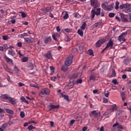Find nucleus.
Instances as JSON below:
<instances>
[{
	"label": "nucleus",
	"mask_w": 131,
	"mask_h": 131,
	"mask_svg": "<svg viewBox=\"0 0 131 131\" xmlns=\"http://www.w3.org/2000/svg\"><path fill=\"white\" fill-rule=\"evenodd\" d=\"M77 52V49L76 48H73L72 49V54H75Z\"/></svg>",
	"instance_id": "obj_43"
},
{
	"label": "nucleus",
	"mask_w": 131,
	"mask_h": 131,
	"mask_svg": "<svg viewBox=\"0 0 131 131\" xmlns=\"http://www.w3.org/2000/svg\"><path fill=\"white\" fill-rule=\"evenodd\" d=\"M28 129H29V130H32V129H35V127L31 125L28 127Z\"/></svg>",
	"instance_id": "obj_29"
},
{
	"label": "nucleus",
	"mask_w": 131,
	"mask_h": 131,
	"mask_svg": "<svg viewBox=\"0 0 131 131\" xmlns=\"http://www.w3.org/2000/svg\"><path fill=\"white\" fill-rule=\"evenodd\" d=\"M24 39L26 43H31L33 41V39L32 38H24Z\"/></svg>",
	"instance_id": "obj_9"
},
{
	"label": "nucleus",
	"mask_w": 131,
	"mask_h": 131,
	"mask_svg": "<svg viewBox=\"0 0 131 131\" xmlns=\"http://www.w3.org/2000/svg\"><path fill=\"white\" fill-rule=\"evenodd\" d=\"M17 46L19 47V48H21L22 47V42H21L20 41L17 42Z\"/></svg>",
	"instance_id": "obj_59"
},
{
	"label": "nucleus",
	"mask_w": 131,
	"mask_h": 131,
	"mask_svg": "<svg viewBox=\"0 0 131 131\" xmlns=\"http://www.w3.org/2000/svg\"><path fill=\"white\" fill-rule=\"evenodd\" d=\"M2 47H4L5 50L8 49V45L7 44H4L3 45H2Z\"/></svg>",
	"instance_id": "obj_56"
},
{
	"label": "nucleus",
	"mask_w": 131,
	"mask_h": 131,
	"mask_svg": "<svg viewBox=\"0 0 131 131\" xmlns=\"http://www.w3.org/2000/svg\"><path fill=\"white\" fill-rule=\"evenodd\" d=\"M90 79V80H93V81H95V79H96V76L94 75V73H93V74L91 75Z\"/></svg>",
	"instance_id": "obj_21"
},
{
	"label": "nucleus",
	"mask_w": 131,
	"mask_h": 131,
	"mask_svg": "<svg viewBox=\"0 0 131 131\" xmlns=\"http://www.w3.org/2000/svg\"><path fill=\"white\" fill-rule=\"evenodd\" d=\"M130 8V4L128 3L122 4L119 6V9L120 10H122L123 9H127V10H129Z\"/></svg>",
	"instance_id": "obj_3"
},
{
	"label": "nucleus",
	"mask_w": 131,
	"mask_h": 131,
	"mask_svg": "<svg viewBox=\"0 0 131 131\" xmlns=\"http://www.w3.org/2000/svg\"><path fill=\"white\" fill-rule=\"evenodd\" d=\"M102 8L104 9V10H107V6L105 5V4H102L101 5Z\"/></svg>",
	"instance_id": "obj_46"
},
{
	"label": "nucleus",
	"mask_w": 131,
	"mask_h": 131,
	"mask_svg": "<svg viewBox=\"0 0 131 131\" xmlns=\"http://www.w3.org/2000/svg\"><path fill=\"white\" fill-rule=\"evenodd\" d=\"M100 112H97L96 111H93L91 112V113L90 114V116L93 115L94 117H98V116H100Z\"/></svg>",
	"instance_id": "obj_8"
},
{
	"label": "nucleus",
	"mask_w": 131,
	"mask_h": 131,
	"mask_svg": "<svg viewBox=\"0 0 131 131\" xmlns=\"http://www.w3.org/2000/svg\"><path fill=\"white\" fill-rule=\"evenodd\" d=\"M115 9L116 10H118L119 9V3L118 2V1H117V2H116V7H115Z\"/></svg>",
	"instance_id": "obj_35"
},
{
	"label": "nucleus",
	"mask_w": 131,
	"mask_h": 131,
	"mask_svg": "<svg viewBox=\"0 0 131 131\" xmlns=\"http://www.w3.org/2000/svg\"><path fill=\"white\" fill-rule=\"evenodd\" d=\"M73 58L72 57H68L65 61L66 66L69 67L72 64Z\"/></svg>",
	"instance_id": "obj_2"
},
{
	"label": "nucleus",
	"mask_w": 131,
	"mask_h": 131,
	"mask_svg": "<svg viewBox=\"0 0 131 131\" xmlns=\"http://www.w3.org/2000/svg\"><path fill=\"white\" fill-rule=\"evenodd\" d=\"M78 75L77 74H74L71 77V79H75V78H77Z\"/></svg>",
	"instance_id": "obj_32"
},
{
	"label": "nucleus",
	"mask_w": 131,
	"mask_h": 131,
	"mask_svg": "<svg viewBox=\"0 0 131 131\" xmlns=\"http://www.w3.org/2000/svg\"><path fill=\"white\" fill-rule=\"evenodd\" d=\"M127 78V76L125 74L123 75L122 76V78L123 79H126Z\"/></svg>",
	"instance_id": "obj_64"
},
{
	"label": "nucleus",
	"mask_w": 131,
	"mask_h": 131,
	"mask_svg": "<svg viewBox=\"0 0 131 131\" xmlns=\"http://www.w3.org/2000/svg\"><path fill=\"white\" fill-rule=\"evenodd\" d=\"M52 38L54 39V40H55V41H58V39L57 38V37L54 36V35H52Z\"/></svg>",
	"instance_id": "obj_54"
},
{
	"label": "nucleus",
	"mask_w": 131,
	"mask_h": 131,
	"mask_svg": "<svg viewBox=\"0 0 131 131\" xmlns=\"http://www.w3.org/2000/svg\"><path fill=\"white\" fill-rule=\"evenodd\" d=\"M102 100H103V103H107L108 102V99L106 98H103Z\"/></svg>",
	"instance_id": "obj_49"
},
{
	"label": "nucleus",
	"mask_w": 131,
	"mask_h": 131,
	"mask_svg": "<svg viewBox=\"0 0 131 131\" xmlns=\"http://www.w3.org/2000/svg\"><path fill=\"white\" fill-rule=\"evenodd\" d=\"M5 59L7 62V63H10V64H13V60L12 59L9 58L6 55L5 56Z\"/></svg>",
	"instance_id": "obj_12"
},
{
	"label": "nucleus",
	"mask_w": 131,
	"mask_h": 131,
	"mask_svg": "<svg viewBox=\"0 0 131 131\" xmlns=\"http://www.w3.org/2000/svg\"><path fill=\"white\" fill-rule=\"evenodd\" d=\"M91 17L92 19H94L95 18V15H96V16L100 15L101 17H104V12H102L101 13V8H97L96 11L95 9H93L91 11Z\"/></svg>",
	"instance_id": "obj_1"
},
{
	"label": "nucleus",
	"mask_w": 131,
	"mask_h": 131,
	"mask_svg": "<svg viewBox=\"0 0 131 131\" xmlns=\"http://www.w3.org/2000/svg\"><path fill=\"white\" fill-rule=\"evenodd\" d=\"M122 38H123V37L121 35H120L118 37V40H119V41H121Z\"/></svg>",
	"instance_id": "obj_58"
},
{
	"label": "nucleus",
	"mask_w": 131,
	"mask_h": 131,
	"mask_svg": "<svg viewBox=\"0 0 131 131\" xmlns=\"http://www.w3.org/2000/svg\"><path fill=\"white\" fill-rule=\"evenodd\" d=\"M107 9L106 10L107 11H112V10H113V6L112 5H108L107 6Z\"/></svg>",
	"instance_id": "obj_23"
},
{
	"label": "nucleus",
	"mask_w": 131,
	"mask_h": 131,
	"mask_svg": "<svg viewBox=\"0 0 131 131\" xmlns=\"http://www.w3.org/2000/svg\"><path fill=\"white\" fill-rule=\"evenodd\" d=\"M115 76H116V73L115 72V70L114 69H113L111 77H115Z\"/></svg>",
	"instance_id": "obj_30"
},
{
	"label": "nucleus",
	"mask_w": 131,
	"mask_h": 131,
	"mask_svg": "<svg viewBox=\"0 0 131 131\" xmlns=\"http://www.w3.org/2000/svg\"><path fill=\"white\" fill-rule=\"evenodd\" d=\"M8 100L11 102V104H15V99L9 97Z\"/></svg>",
	"instance_id": "obj_20"
},
{
	"label": "nucleus",
	"mask_w": 131,
	"mask_h": 131,
	"mask_svg": "<svg viewBox=\"0 0 131 131\" xmlns=\"http://www.w3.org/2000/svg\"><path fill=\"white\" fill-rule=\"evenodd\" d=\"M117 128H119V129H124L123 127L119 124Z\"/></svg>",
	"instance_id": "obj_63"
},
{
	"label": "nucleus",
	"mask_w": 131,
	"mask_h": 131,
	"mask_svg": "<svg viewBox=\"0 0 131 131\" xmlns=\"http://www.w3.org/2000/svg\"><path fill=\"white\" fill-rule=\"evenodd\" d=\"M127 33H128V32L127 31H126L125 32L122 33L121 35L124 37V36H125V35H127Z\"/></svg>",
	"instance_id": "obj_45"
},
{
	"label": "nucleus",
	"mask_w": 131,
	"mask_h": 131,
	"mask_svg": "<svg viewBox=\"0 0 131 131\" xmlns=\"http://www.w3.org/2000/svg\"><path fill=\"white\" fill-rule=\"evenodd\" d=\"M6 112H7V113H8L9 114H14V111H13V110H10L9 108L6 110Z\"/></svg>",
	"instance_id": "obj_27"
},
{
	"label": "nucleus",
	"mask_w": 131,
	"mask_h": 131,
	"mask_svg": "<svg viewBox=\"0 0 131 131\" xmlns=\"http://www.w3.org/2000/svg\"><path fill=\"white\" fill-rule=\"evenodd\" d=\"M113 40H112V39H111L108 42H107L106 46V48L108 49V48H111V49H112V48H113Z\"/></svg>",
	"instance_id": "obj_6"
},
{
	"label": "nucleus",
	"mask_w": 131,
	"mask_h": 131,
	"mask_svg": "<svg viewBox=\"0 0 131 131\" xmlns=\"http://www.w3.org/2000/svg\"><path fill=\"white\" fill-rule=\"evenodd\" d=\"M88 54L90 56H92V55H93L94 54V51H93V50H89L88 51Z\"/></svg>",
	"instance_id": "obj_51"
},
{
	"label": "nucleus",
	"mask_w": 131,
	"mask_h": 131,
	"mask_svg": "<svg viewBox=\"0 0 131 131\" xmlns=\"http://www.w3.org/2000/svg\"><path fill=\"white\" fill-rule=\"evenodd\" d=\"M39 96L41 98H43V97H45V94L43 92H42V90H41V92L39 93Z\"/></svg>",
	"instance_id": "obj_38"
},
{
	"label": "nucleus",
	"mask_w": 131,
	"mask_h": 131,
	"mask_svg": "<svg viewBox=\"0 0 131 131\" xmlns=\"http://www.w3.org/2000/svg\"><path fill=\"white\" fill-rule=\"evenodd\" d=\"M28 61V57H24L22 58V62H27Z\"/></svg>",
	"instance_id": "obj_39"
},
{
	"label": "nucleus",
	"mask_w": 131,
	"mask_h": 131,
	"mask_svg": "<svg viewBox=\"0 0 131 131\" xmlns=\"http://www.w3.org/2000/svg\"><path fill=\"white\" fill-rule=\"evenodd\" d=\"M18 84L19 86H24V85H25V84L21 82H19Z\"/></svg>",
	"instance_id": "obj_62"
},
{
	"label": "nucleus",
	"mask_w": 131,
	"mask_h": 131,
	"mask_svg": "<svg viewBox=\"0 0 131 131\" xmlns=\"http://www.w3.org/2000/svg\"><path fill=\"white\" fill-rule=\"evenodd\" d=\"M50 107H51V108H52V110H53V109H59V108L60 107V105H55L52 104V105H50Z\"/></svg>",
	"instance_id": "obj_18"
},
{
	"label": "nucleus",
	"mask_w": 131,
	"mask_h": 131,
	"mask_svg": "<svg viewBox=\"0 0 131 131\" xmlns=\"http://www.w3.org/2000/svg\"><path fill=\"white\" fill-rule=\"evenodd\" d=\"M3 39L4 40H7V39H9V37L8 36H3Z\"/></svg>",
	"instance_id": "obj_52"
},
{
	"label": "nucleus",
	"mask_w": 131,
	"mask_h": 131,
	"mask_svg": "<svg viewBox=\"0 0 131 131\" xmlns=\"http://www.w3.org/2000/svg\"><path fill=\"white\" fill-rule=\"evenodd\" d=\"M20 13L21 14V17L22 18H26V14L25 12H21Z\"/></svg>",
	"instance_id": "obj_47"
},
{
	"label": "nucleus",
	"mask_w": 131,
	"mask_h": 131,
	"mask_svg": "<svg viewBox=\"0 0 131 131\" xmlns=\"http://www.w3.org/2000/svg\"><path fill=\"white\" fill-rule=\"evenodd\" d=\"M101 22H98L97 23H95L94 24V27H98V26H100V25H101Z\"/></svg>",
	"instance_id": "obj_42"
},
{
	"label": "nucleus",
	"mask_w": 131,
	"mask_h": 131,
	"mask_svg": "<svg viewBox=\"0 0 131 131\" xmlns=\"http://www.w3.org/2000/svg\"><path fill=\"white\" fill-rule=\"evenodd\" d=\"M20 116L21 118H24V117H25V113H24V112H21L20 113Z\"/></svg>",
	"instance_id": "obj_36"
},
{
	"label": "nucleus",
	"mask_w": 131,
	"mask_h": 131,
	"mask_svg": "<svg viewBox=\"0 0 131 131\" xmlns=\"http://www.w3.org/2000/svg\"><path fill=\"white\" fill-rule=\"evenodd\" d=\"M42 92L45 95H49L50 93L49 92V90H46V89H42Z\"/></svg>",
	"instance_id": "obj_26"
},
{
	"label": "nucleus",
	"mask_w": 131,
	"mask_h": 131,
	"mask_svg": "<svg viewBox=\"0 0 131 131\" xmlns=\"http://www.w3.org/2000/svg\"><path fill=\"white\" fill-rule=\"evenodd\" d=\"M120 16L121 17V20L124 21V22H127V18L125 17V16L124 15V14L122 13H120Z\"/></svg>",
	"instance_id": "obj_13"
},
{
	"label": "nucleus",
	"mask_w": 131,
	"mask_h": 131,
	"mask_svg": "<svg viewBox=\"0 0 131 131\" xmlns=\"http://www.w3.org/2000/svg\"><path fill=\"white\" fill-rule=\"evenodd\" d=\"M8 54L9 55H11V56H15L16 53H15V51L11 49L8 50Z\"/></svg>",
	"instance_id": "obj_14"
},
{
	"label": "nucleus",
	"mask_w": 131,
	"mask_h": 131,
	"mask_svg": "<svg viewBox=\"0 0 131 131\" xmlns=\"http://www.w3.org/2000/svg\"><path fill=\"white\" fill-rule=\"evenodd\" d=\"M53 35L54 36H56V37H60V34H59L58 33H55L53 34Z\"/></svg>",
	"instance_id": "obj_57"
},
{
	"label": "nucleus",
	"mask_w": 131,
	"mask_h": 131,
	"mask_svg": "<svg viewBox=\"0 0 131 131\" xmlns=\"http://www.w3.org/2000/svg\"><path fill=\"white\" fill-rule=\"evenodd\" d=\"M69 17V15H68V13H66L63 16V19H68V17Z\"/></svg>",
	"instance_id": "obj_41"
},
{
	"label": "nucleus",
	"mask_w": 131,
	"mask_h": 131,
	"mask_svg": "<svg viewBox=\"0 0 131 131\" xmlns=\"http://www.w3.org/2000/svg\"><path fill=\"white\" fill-rule=\"evenodd\" d=\"M30 86H31L32 88H35V89H39L38 86L32 83L30 84Z\"/></svg>",
	"instance_id": "obj_34"
},
{
	"label": "nucleus",
	"mask_w": 131,
	"mask_h": 131,
	"mask_svg": "<svg viewBox=\"0 0 131 131\" xmlns=\"http://www.w3.org/2000/svg\"><path fill=\"white\" fill-rule=\"evenodd\" d=\"M105 41H104L103 39H99L98 40V41L96 42V48H100L103 43H104Z\"/></svg>",
	"instance_id": "obj_7"
},
{
	"label": "nucleus",
	"mask_w": 131,
	"mask_h": 131,
	"mask_svg": "<svg viewBox=\"0 0 131 131\" xmlns=\"http://www.w3.org/2000/svg\"><path fill=\"white\" fill-rule=\"evenodd\" d=\"M114 16H115V13H110L108 14V17H110V18H113Z\"/></svg>",
	"instance_id": "obj_37"
},
{
	"label": "nucleus",
	"mask_w": 131,
	"mask_h": 131,
	"mask_svg": "<svg viewBox=\"0 0 131 131\" xmlns=\"http://www.w3.org/2000/svg\"><path fill=\"white\" fill-rule=\"evenodd\" d=\"M112 82L113 83H114V84H118V82H117V80L116 79H113L112 80Z\"/></svg>",
	"instance_id": "obj_50"
},
{
	"label": "nucleus",
	"mask_w": 131,
	"mask_h": 131,
	"mask_svg": "<svg viewBox=\"0 0 131 131\" xmlns=\"http://www.w3.org/2000/svg\"><path fill=\"white\" fill-rule=\"evenodd\" d=\"M85 26H86V23L84 22L82 26L80 27V29L81 30H84L85 29Z\"/></svg>",
	"instance_id": "obj_19"
},
{
	"label": "nucleus",
	"mask_w": 131,
	"mask_h": 131,
	"mask_svg": "<svg viewBox=\"0 0 131 131\" xmlns=\"http://www.w3.org/2000/svg\"><path fill=\"white\" fill-rule=\"evenodd\" d=\"M125 71H127V72H131V68H126L125 70Z\"/></svg>",
	"instance_id": "obj_55"
},
{
	"label": "nucleus",
	"mask_w": 131,
	"mask_h": 131,
	"mask_svg": "<svg viewBox=\"0 0 131 131\" xmlns=\"http://www.w3.org/2000/svg\"><path fill=\"white\" fill-rule=\"evenodd\" d=\"M42 12H44V13H46L47 14V13H49V12H50V11H51V8H50L49 7H45L42 9Z\"/></svg>",
	"instance_id": "obj_11"
},
{
	"label": "nucleus",
	"mask_w": 131,
	"mask_h": 131,
	"mask_svg": "<svg viewBox=\"0 0 131 131\" xmlns=\"http://www.w3.org/2000/svg\"><path fill=\"white\" fill-rule=\"evenodd\" d=\"M78 83H82V80L81 79H79L77 81V84H78Z\"/></svg>",
	"instance_id": "obj_53"
},
{
	"label": "nucleus",
	"mask_w": 131,
	"mask_h": 131,
	"mask_svg": "<svg viewBox=\"0 0 131 131\" xmlns=\"http://www.w3.org/2000/svg\"><path fill=\"white\" fill-rule=\"evenodd\" d=\"M10 96H8V94H2L1 98L3 100H9Z\"/></svg>",
	"instance_id": "obj_10"
},
{
	"label": "nucleus",
	"mask_w": 131,
	"mask_h": 131,
	"mask_svg": "<svg viewBox=\"0 0 131 131\" xmlns=\"http://www.w3.org/2000/svg\"><path fill=\"white\" fill-rule=\"evenodd\" d=\"M1 127L5 130V129H6L7 127H8V123H5L3 124L1 126Z\"/></svg>",
	"instance_id": "obj_24"
},
{
	"label": "nucleus",
	"mask_w": 131,
	"mask_h": 131,
	"mask_svg": "<svg viewBox=\"0 0 131 131\" xmlns=\"http://www.w3.org/2000/svg\"><path fill=\"white\" fill-rule=\"evenodd\" d=\"M91 6L94 8V9H97L99 7V3H98V0H90Z\"/></svg>",
	"instance_id": "obj_4"
},
{
	"label": "nucleus",
	"mask_w": 131,
	"mask_h": 131,
	"mask_svg": "<svg viewBox=\"0 0 131 131\" xmlns=\"http://www.w3.org/2000/svg\"><path fill=\"white\" fill-rule=\"evenodd\" d=\"M21 100L23 101V102H24V103H26L27 104H29V102L24 98V97H21Z\"/></svg>",
	"instance_id": "obj_28"
},
{
	"label": "nucleus",
	"mask_w": 131,
	"mask_h": 131,
	"mask_svg": "<svg viewBox=\"0 0 131 131\" xmlns=\"http://www.w3.org/2000/svg\"><path fill=\"white\" fill-rule=\"evenodd\" d=\"M51 36H49L45 38V43H50V42H51Z\"/></svg>",
	"instance_id": "obj_15"
},
{
	"label": "nucleus",
	"mask_w": 131,
	"mask_h": 131,
	"mask_svg": "<svg viewBox=\"0 0 131 131\" xmlns=\"http://www.w3.org/2000/svg\"><path fill=\"white\" fill-rule=\"evenodd\" d=\"M64 40L66 41H70V38H69V36L67 35L64 38Z\"/></svg>",
	"instance_id": "obj_40"
},
{
	"label": "nucleus",
	"mask_w": 131,
	"mask_h": 131,
	"mask_svg": "<svg viewBox=\"0 0 131 131\" xmlns=\"http://www.w3.org/2000/svg\"><path fill=\"white\" fill-rule=\"evenodd\" d=\"M3 67L5 69V70H7V71H8V72H10L11 71V69H9V68L8 67V65H7V64L4 63Z\"/></svg>",
	"instance_id": "obj_16"
},
{
	"label": "nucleus",
	"mask_w": 131,
	"mask_h": 131,
	"mask_svg": "<svg viewBox=\"0 0 131 131\" xmlns=\"http://www.w3.org/2000/svg\"><path fill=\"white\" fill-rule=\"evenodd\" d=\"M64 31L66 32H67L68 33H69V32H70V31H71V30L68 29V28H67V29H64Z\"/></svg>",
	"instance_id": "obj_61"
},
{
	"label": "nucleus",
	"mask_w": 131,
	"mask_h": 131,
	"mask_svg": "<svg viewBox=\"0 0 131 131\" xmlns=\"http://www.w3.org/2000/svg\"><path fill=\"white\" fill-rule=\"evenodd\" d=\"M25 36H28V35L26 33H24L19 35V37H20V38H24Z\"/></svg>",
	"instance_id": "obj_25"
},
{
	"label": "nucleus",
	"mask_w": 131,
	"mask_h": 131,
	"mask_svg": "<svg viewBox=\"0 0 131 131\" xmlns=\"http://www.w3.org/2000/svg\"><path fill=\"white\" fill-rule=\"evenodd\" d=\"M77 33L80 36H83V31H82V30H78Z\"/></svg>",
	"instance_id": "obj_22"
},
{
	"label": "nucleus",
	"mask_w": 131,
	"mask_h": 131,
	"mask_svg": "<svg viewBox=\"0 0 131 131\" xmlns=\"http://www.w3.org/2000/svg\"><path fill=\"white\" fill-rule=\"evenodd\" d=\"M79 51H83V45H80L79 46Z\"/></svg>",
	"instance_id": "obj_44"
},
{
	"label": "nucleus",
	"mask_w": 131,
	"mask_h": 131,
	"mask_svg": "<svg viewBox=\"0 0 131 131\" xmlns=\"http://www.w3.org/2000/svg\"><path fill=\"white\" fill-rule=\"evenodd\" d=\"M63 98L64 100H67L68 101H69V97L68 96V95H64V96Z\"/></svg>",
	"instance_id": "obj_48"
},
{
	"label": "nucleus",
	"mask_w": 131,
	"mask_h": 131,
	"mask_svg": "<svg viewBox=\"0 0 131 131\" xmlns=\"http://www.w3.org/2000/svg\"><path fill=\"white\" fill-rule=\"evenodd\" d=\"M44 57L47 58V59L52 60V59H53V57H52V52L51 51H48L47 53L44 54Z\"/></svg>",
	"instance_id": "obj_5"
},
{
	"label": "nucleus",
	"mask_w": 131,
	"mask_h": 131,
	"mask_svg": "<svg viewBox=\"0 0 131 131\" xmlns=\"http://www.w3.org/2000/svg\"><path fill=\"white\" fill-rule=\"evenodd\" d=\"M61 71H64V72H66L68 70V68L65 66H62L61 68Z\"/></svg>",
	"instance_id": "obj_17"
},
{
	"label": "nucleus",
	"mask_w": 131,
	"mask_h": 131,
	"mask_svg": "<svg viewBox=\"0 0 131 131\" xmlns=\"http://www.w3.org/2000/svg\"><path fill=\"white\" fill-rule=\"evenodd\" d=\"M69 89H73V86H74V83L73 82H70L68 84Z\"/></svg>",
	"instance_id": "obj_31"
},
{
	"label": "nucleus",
	"mask_w": 131,
	"mask_h": 131,
	"mask_svg": "<svg viewBox=\"0 0 131 131\" xmlns=\"http://www.w3.org/2000/svg\"><path fill=\"white\" fill-rule=\"evenodd\" d=\"M117 108H116V105L115 104L114 105H113L111 107V111H115V110H116Z\"/></svg>",
	"instance_id": "obj_33"
},
{
	"label": "nucleus",
	"mask_w": 131,
	"mask_h": 131,
	"mask_svg": "<svg viewBox=\"0 0 131 131\" xmlns=\"http://www.w3.org/2000/svg\"><path fill=\"white\" fill-rule=\"evenodd\" d=\"M121 98L125 97V93L121 92Z\"/></svg>",
	"instance_id": "obj_60"
}]
</instances>
